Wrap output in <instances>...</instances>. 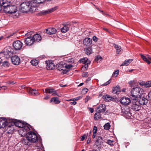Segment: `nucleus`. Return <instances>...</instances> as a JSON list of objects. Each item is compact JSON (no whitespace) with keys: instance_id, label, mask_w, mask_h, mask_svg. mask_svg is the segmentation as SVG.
I'll return each instance as SVG.
<instances>
[{"instance_id":"obj_1","label":"nucleus","mask_w":151,"mask_h":151,"mask_svg":"<svg viewBox=\"0 0 151 151\" xmlns=\"http://www.w3.org/2000/svg\"><path fill=\"white\" fill-rule=\"evenodd\" d=\"M30 130L29 126H25L20 130L22 136L27 135L31 143H35L38 141V137L36 134Z\"/></svg>"},{"instance_id":"obj_2","label":"nucleus","mask_w":151,"mask_h":151,"mask_svg":"<svg viewBox=\"0 0 151 151\" xmlns=\"http://www.w3.org/2000/svg\"><path fill=\"white\" fill-rule=\"evenodd\" d=\"M19 9L23 12H27L29 11L34 12L37 9V8L33 6L32 1L23 2L21 4Z\"/></svg>"},{"instance_id":"obj_3","label":"nucleus","mask_w":151,"mask_h":151,"mask_svg":"<svg viewBox=\"0 0 151 151\" xmlns=\"http://www.w3.org/2000/svg\"><path fill=\"white\" fill-rule=\"evenodd\" d=\"M8 1L4 0L2 4L4 5V10L5 13L10 14H14L17 11V8L15 6L10 5Z\"/></svg>"},{"instance_id":"obj_4","label":"nucleus","mask_w":151,"mask_h":151,"mask_svg":"<svg viewBox=\"0 0 151 151\" xmlns=\"http://www.w3.org/2000/svg\"><path fill=\"white\" fill-rule=\"evenodd\" d=\"M131 98L134 99H136L141 97L143 93V90L142 88L136 87L134 88L131 91Z\"/></svg>"},{"instance_id":"obj_5","label":"nucleus","mask_w":151,"mask_h":151,"mask_svg":"<svg viewBox=\"0 0 151 151\" xmlns=\"http://www.w3.org/2000/svg\"><path fill=\"white\" fill-rule=\"evenodd\" d=\"M14 125L17 127L20 128L21 129L19 130V132L20 134L22 135V133L20 132V130L25 126H28V125H25L22 124L21 122L17 121V120L12 119L10 122V124L8 126L7 129H9V128H11V130H13Z\"/></svg>"},{"instance_id":"obj_6","label":"nucleus","mask_w":151,"mask_h":151,"mask_svg":"<svg viewBox=\"0 0 151 151\" xmlns=\"http://www.w3.org/2000/svg\"><path fill=\"white\" fill-rule=\"evenodd\" d=\"M65 63L63 62H60L56 65V67L58 70L61 71V73L65 74L68 72V70L65 69Z\"/></svg>"},{"instance_id":"obj_7","label":"nucleus","mask_w":151,"mask_h":151,"mask_svg":"<svg viewBox=\"0 0 151 151\" xmlns=\"http://www.w3.org/2000/svg\"><path fill=\"white\" fill-rule=\"evenodd\" d=\"M132 103L133 104L132 106V109L134 110L138 111L139 109V108L140 106L138 101L137 99H133Z\"/></svg>"},{"instance_id":"obj_8","label":"nucleus","mask_w":151,"mask_h":151,"mask_svg":"<svg viewBox=\"0 0 151 151\" xmlns=\"http://www.w3.org/2000/svg\"><path fill=\"white\" fill-rule=\"evenodd\" d=\"M23 43L19 40H17L13 42V46L14 48L16 50H19L22 47Z\"/></svg>"},{"instance_id":"obj_9","label":"nucleus","mask_w":151,"mask_h":151,"mask_svg":"<svg viewBox=\"0 0 151 151\" xmlns=\"http://www.w3.org/2000/svg\"><path fill=\"white\" fill-rule=\"evenodd\" d=\"M80 61L81 63H83L84 64V65L82 66V68L85 70H87L88 67V64L90 63V61L87 58H84L80 59Z\"/></svg>"},{"instance_id":"obj_10","label":"nucleus","mask_w":151,"mask_h":151,"mask_svg":"<svg viewBox=\"0 0 151 151\" xmlns=\"http://www.w3.org/2000/svg\"><path fill=\"white\" fill-rule=\"evenodd\" d=\"M58 8V6H56L47 10L42 11L40 12V14H41V15H45L46 14L53 12L57 9Z\"/></svg>"},{"instance_id":"obj_11","label":"nucleus","mask_w":151,"mask_h":151,"mask_svg":"<svg viewBox=\"0 0 151 151\" xmlns=\"http://www.w3.org/2000/svg\"><path fill=\"white\" fill-rule=\"evenodd\" d=\"M11 60L12 64L15 65L19 64L20 62V59L19 57L14 55L11 58Z\"/></svg>"},{"instance_id":"obj_12","label":"nucleus","mask_w":151,"mask_h":151,"mask_svg":"<svg viewBox=\"0 0 151 151\" xmlns=\"http://www.w3.org/2000/svg\"><path fill=\"white\" fill-rule=\"evenodd\" d=\"M44 92L46 93H52V96H59L56 91L53 88H47L45 89V92Z\"/></svg>"},{"instance_id":"obj_13","label":"nucleus","mask_w":151,"mask_h":151,"mask_svg":"<svg viewBox=\"0 0 151 151\" xmlns=\"http://www.w3.org/2000/svg\"><path fill=\"white\" fill-rule=\"evenodd\" d=\"M24 42L25 44L27 45H31L33 44L34 42L32 36H30L27 37L24 40Z\"/></svg>"},{"instance_id":"obj_14","label":"nucleus","mask_w":151,"mask_h":151,"mask_svg":"<svg viewBox=\"0 0 151 151\" xmlns=\"http://www.w3.org/2000/svg\"><path fill=\"white\" fill-rule=\"evenodd\" d=\"M120 102L122 104L127 105L131 102V100L129 98L123 97L121 99Z\"/></svg>"},{"instance_id":"obj_15","label":"nucleus","mask_w":151,"mask_h":151,"mask_svg":"<svg viewBox=\"0 0 151 151\" xmlns=\"http://www.w3.org/2000/svg\"><path fill=\"white\" fill-rule=\"evenodd\" d=\"M0 54L3 55H4V57L6 58H9L12 54V52L10 51L6 50L0 53Z\"/></svg>"},{"instance_id":"obj_16","label":"nucleus","mask_w":151,"mask_h":151,"mask_svg":"<svg viewBox=\"0 0 151 151\" xmlns=\"http://www.w3.org/2000/svg\"><path fill=\"white\" fill-rule=\"evenodd\" d=\"M106 106L104 104H101L99 105L96 109L97 112L103 113L106 111Z\"/></svg>"},{"instance_id":"obj_17","label":"nucleus","mask_w":151,"mask_h":151,"mask_svg":"<svg viewBox=\"0 0 151 151\" xmlns=\"http://www.w3.org/2000/svg\"><path fill=\"white\" fill-rule=\"evenodd\" d=\"M8 122L6 119L4 117L0 118V128H3L6 126Z\"/></svg>"},{"instance_id":"obj_18","label":"nucleus","mask_w":151,"mask_h":151,"mask_svg":"<svg viewBox=\"0 0 151 151\" xmlns=\"http://www.w3.org/2000/svg\"><path fill=\"white\" fill-rule=\"evenodd\" d=\"M83 43L84 45L89 46L92 43V40L90 38H86L84 40Z\"/></svg>"},{"instance_id":"obj_19","label":"nucleus","mask_w":151,"mask_h":151,"mask_svg":"<svg viewBox=\"0 0 151 151\" xmlns=\"http://www.w3.org/2000/svg\"><path fill=\"white\" fill-rule=\"evenodd\" d=\"M46 32L49 35L54 34H55L56 32V29L53 27L49 28L46 29Z\"/></svg>"},{"instance_id":"obj_20","label":"nucleus","mask_w":151,"mask_h":151,"mask_svg":"<svg viewBox=\"0 0 151 151\" xmlns=\"http://www.w3.org/2000/svg\"><path fill=\"white\" fill-rule=\"evenodd\" d=\"M46 62L47 64L46 68L47 70H51L54 68L55 65L53 63L49 61L48 62L46 61Z\"/></svg>"},{"instance_id":"obj_21","label":"nucleus","mask_w":151,"mask_h":151,"mask_svg":"<svg viewBox=\"0 0 151 151\" xmlns=\"http://www.w3.org/2000/svg\"><path fill=\"white\" fill-rule=\"evenodd\" d=\"M102 137H98L97 138V140L95 142V145L96 147V148L98 149L100 148L101 147V142L102 140Z\"/></svg>"},{"instance_id":"obj_22","label":"nucleus","mask_w":151,"mask_h":151,"mask_svg":"<svg viewBox=\"0 0 151 151\" xmlns=\"http://www.w3.org/2000/svg\"><path fill=\"white\" fill-rule=\"evenodd\" d=\"M34 42H39L41 41V36L38 34H35L32 37Z\"/></svg>"},{"instance_id":"obj_23","label":"nucleus","mask_w":151,"mask_h":151,"mask_svg":"<svg viewBox=\"0 0 151 151\" xmlns=\"http://www.w3.org/2000/svg\"><path fill=\"white\" fill-rule=\"evenodd\" d=\"M22 142L23 144L26 145H29L31 143L30 140L29 139L27 135H26V137L25 138L22 139Z\"/></svg>"},{"instance_id":"obj_24","label":"nucleus","mask_w":151,"mask_h":151,"mask_svg":"<svg viewBox=\"0 0 151 151\" xmlns=\"http://www.w3.org/2000/svg\"><path fill=\"white\" fill-rule=\"evenodd\" d=\"M139 98L140 99H139L138 101L140 104L144 105L147 103L148 101L147 99L144 97L141 98L140 97Z\"/></svg>"},{"instance_id":"obj_25","label":"nucleus","mask_w":151,"mask_h":151,"mask_svg":"<svg viewBox=\"0 0 151 151\" xmlns=\"http://www.w3.org/2000/svg\"><path fill=\"white\" fill-rule=\"evenodd\" d=\"M102 98L106 101H109L110 100H112L114 98L108 95H104L102 96Z\"/></svg>"},{"instance_id":"obj_26","label":"nucleus","mask_w":151,"mask_h":151,"mask_svg":"<svg viewBox=\"0 0 151 151\" xmlns=\"http://www.w3.org/2000/svg\"><path fill=\"white\" fill-rule=\"evenodd\" d=\"M45 0H33L32 1L33 6L37 8L38 4L41 3L44 1Z\"/></svg>"},{"instance_id":"obj_27","label":"nucleus","mask_w":151,"mask_h":151,"mask_svg":"<svg viewBox=\"0 0 151 151\" xmlns=\"http://www.w3.org/2000/svg\"><path fill=\"white\" fill-rule=\"evenodd\" d=\"M113 45L116 50V53L117 54L119 53L122 50L121 47L114 43L113 44Z\"/></svg>"},{"instance_id":"obj_28","label":"nucleus","mask_w":151,"mask_h":151,"mask_svg":"<svg viewBox=\"0 0 151 151\" xmlns=\"http://www.w3.org/2000/svg\"><path fill=\"white\" fill-rule=\"evenodd\" d=\"M120 92V87L117 86L116 87H115L113 88V92L114 93H118Z\"/></svg>"},{"instance_id":"obj_29","label":"nucleus","mask_w":151,"mask_h":151,"mask_svg":"<svg viewBox=\"0 0 151 151\" xmlns=\"http://www.w3.org/2000/svg\"><path fill=\"white\" fill-rule=\"evenodd\" d=\"M84 50L85 53L87 55H90L92 52L91 47H89L84 48Z\"/></svg>"},{"instance_id":"obj_30","label":"nucleus","mask_w":151,"mask_h":151,"mask_svg":"<svg viewBox=\"0 0 151 151\" xmlns=\"http://www.w3.org/2000/svg\"><path fill=\"white\" fill-rule=\"evenodd\" d=\"M133 60L132 59H129L128 60H126L121 65V66H127L130 63H131Z\"/></svg>"},{"instance_id":"obj_31","label":"nucleus","mask_w":151,"mask_h":151,"mask_svg":"<svg viewBox=\"0 0 151 151\" xmlns=\"http://www.w3.org/2000/svg\"><path fill=\"white\" fill-rule=\"evenodd\" d=\"M53 102L55 104H58L60 103V101H59L57 97L52 98L50 101V102Z\"/></svg>"},{"instance_id":"obj_32","label":"nucleus","mask_w":151,"mask_h":151,"mask_svg":"<svg viewBox=\"0 0 151 151\" xmlns=\"http://www.w3.org/2000/svg\"><path fill=\"white\" fill-rule=\"evenodd\" d=\"M69 28L68 27L65 25L61 29V32L63 33H65L68 31Z\"/></svg>"},{"instance_id":"obj_33","label":"nucleus","mask_w":151,"mask_h":151,"mask_svg":"<svg viewBox=\"0 0 151 151\" xmlns=\"http://www.w3.org/2000/svg\"><path fill=\"white\" fill-rule=\"evenodd\" d=\"M140 55L141 56L142 58L144 61L146 62L148 64H150V63L151 62L148 59V58L146 57V56H144L142 54H140Z\"/></svg>"},{"instance_id":"obj_34","label":"nucleus","mask_w":151,"mask_h":151,"mask_svg":"<svg viewBox=\"0 0 151 151\" xmlns=\"http://www.w3.org/2000/svg\"><path fill=\"white\" fill-rule=\"evenodd\" d=\"M100 113V112H96V113L95 114L94 116V119L98 120L101 118V116Z\"/></svg>"},{"instance_id":"obj_35","label":"nucleus","mask_w":151,"mask_h":151,"mask_svg":"<svg viewBox=\"0 0 151 151\" xmlns=\"http://www.w3.org/2000/svg\"><path fill=\"white\" fill-rule=\"evenodd\" d=\"M104 129L106 130L109 129L110 127V125L109 123H106L104 126Z\"/></svg>"},{"instance_id":"obj_36","label":"nucleus","mask_w":151,"mask_h":151,"mask_svg":"<svg viewBox=\"0 0 151 151\" xmlns=\"http://www.w3.org/2000/svg\"><path fill=\"white\" fill-rule=\"evenodd\" d=\"M31 63L33 65L36 66L38 64V62L36 60H32L31 61Z\"/></svg>"},{"instance_id":"obj_37","label":"nucleus","mask_w":151,"mask_h":151,"mask_svg":"<svg viewBox=\"0 0 151 151\" xmlns=\"http://www.w3.org/2000/svg\"><path fill=\"white\" fill-rule=\"evenodd\" d=\"M26 90L27 91L29 94L32 95H33V91H32L34 89L30 88H26Z\"/></svg>"},{"instance_id":"obj_38","label":"nucleus","mask_w":151,"mask_h":151,"mask_svg":"<svg viewBox=\"0 0 151 151\" xmlns=\"http://www.w3.org/2000/svg\"><path fill=\"white\" fill-rule=\"evenodd\" d=\"M2 65L4 67H9V63L7 61H4L2 62Z\"/></svg>"},{"instance_id":"obj_39","label":"nucleus","mask_w":151,"mask_h":151,"mask_svg":"<svg viewBox=\"0 0 151 151\" xmlns=\"http://www.w3.org/2000/svg\"><path fill=\"white\" fill-rule=\"evenodd\" d=\"M107 143L110 145L112 146L114 145V141L110 140H107L106 142Z\"/></svg>"},{"instance_id":"obj_40","label":"nucleus","mask_w":151,"mask_h":151,"mask_svg":"<svg viewBox=\"0 0 151 151\" xmlns=\"http://www.w3.org/2000/svg\"><path fill=\"white\" fill-rule=\"evenodd\" d=\"M82 98V97L81 96H79L77 97H76V98H74V99L67 100V101H75V100L77 101V100H78L81 99Z\"/></svg>"},{"instance_id":"obj_41","label":"nucleus","mask_w":151,"mask_h":151,"mask_svg":"<svg viewBox=\"0 0 151 151\" xmlns=\"http://www.w3.org/2000/svg\"><path fill=\"white\" fill-rule=\"evenodd\" d=\"M145 86L146 87H151V81H149L147 82L145 84Z\"/></svg>"},{"instance_id":"obj_42","label":"nucleus","mask_w":151,"mask_h":151,"mask_svg":"<svg viewBox=\"0 0 151 151\" xmlns=\"http://www.w3.org/2000/svg\"><path fill=\"white\" fill-rule=\"evenodd\" d=\"M119 70H117L114 72L112 74V76L115 77H117L119 74Z\"/></svg>"},{"instance_id":"obj_43","label":"nucleus","mask_w":151,"mask_h":151,"mask_svg":"<svg viewBox=\"0 0 151 151\" xmlns=\"http://www.w3.org/2000/svg\"><path fill=\"white\" fill-rule=\"evenodd\" d=\"M33 91V96H37L39 95H40V93L38 91L35 89H34L32 91Z\"/></svg>"},{"instance_id":"obj_44","label":"nucleus","mask_w":151,"mask_h":151,"mask_svg":"<svg viewBox=\"0 0 151 151\" xmlns=\"http://www.w3.org/2000/svg\"><path fill=\"white\" fill-rule=\"evenodd\" d=\"M65 69H66V68L69 69L73 67V65L71 64H66L65 63Z\"/></svg>"},{"instance_id":"obj_45","label":"nucleus","mask_w":151,"mask_h":151,"mask_svg":"<svg viewBox=\"0 0 151 151\" xmlns=\"http://www.w3.org/2000/svg\"><path fill=\"white\" fill-rule=\"evenodd\" d=\"M102 58L100 56H97L95 59V61H98L99 60H102Z\"/></svg>"},{"instance_id":"obj_46","label":"nucleus","mask_w":151,"mask_h":151,"mask_svg":"<svg viewBox=\"0 0 151 151\" xmlns=\"http://www.w3.org/2000/svg\"><path fill=\"white\" fill-rule=\"evenodd\" d=\"M97 130V128L96 126H94L93 128V134L96 133Z\"/></svg>"},{"instance_id":"obj_47","label":"nucleus","mask_w":151,"mask_h":151,"mask_svg":"<svg viewBox=\"0 0 151 151\" xmlns=\"http://www.w3.org/2000/svg\"><path fill=\"white\" fill-rule=\"evenodd\" d=\"M88 73L87 72H85L84 73H83V74H82V76L83 77H87L88 76Z\"/></svg>"},{"instance_id":"obj_48","label":"nucleus","mask_w":151,"mask_h":151,"mask_svg":"<svg viewBox=\"0 0 151 151\" xmlns=\"http://www.w3.org/2000/svg\"><path fill=\"white\" fill-rule=\"evenodd\" d=\"M86 135L85 134L82 136L80 138V139L81 141H83L86 138Z\"/></svg>"},{"instance_id":"obj_49","label":"nucleus","mask_w":151,"mask_h":151,"mask_svg":"<svg viewBox=\"0 0 151 151\" xmlns=\"http://www.w3.org/2000/svg\"><path fill=\"white\" fill-rule=\"evenodd\" d=\"M110 80H109L107 82H106L105 83H104V84H103V85L104 86H107L110 83Z\"/></svg>"},{"instance_id":"obj_50","label":"nucleus","mask_w":151,"mask_h":151,"mask_svg":"<svg viewBox=\"0 0 151 151\" xmlns=\"http://www.w3.org/2000/svg\"><path fill=\"white\" fill-rule=\"evenodd\" d=\"M88 91V89L86 88H84L82 90L83 92L84 91H85V92H83L84 93H87Z\"/></svg>"},{"instance_id":"obj_51","label":"nucleus","mask_w":151,"mask_h":151,"mask_svg":"<svg viewBox=\"0 0 151 151\" xmlns=\"http://www.w3.org/2000/svg\"><path fill=\"white\" fill-rule=\"evenodd\" d=\"M93 40L95 42H97L98 40V38L95 36H94L93 37Z\"/></svg>"},{"instance_id":"obj_52","label":"nucleus","mask_w":151,"mask_h":151,"mask_svg":"<svg viewBox=\"0 0 151 151\" xmlns=\"http://www.w3.org/2000/svg\"><path fill=\"white\" fill-rule=\"evenodd\" d=\"M88 109L91 113H93L94 111V109L92 108H89Z\"/></svg>"},{"instance_id":"obj_53","label":"nucleus","mask_w":151,"mask_h":151,"mask_svg":"<svg viewBox=\"0 0 151 151\" xmlns=\"http://www.w3.org/2000/svg\"><path fill=\"white\" fill-rule=\"evenodd\" d=\"M73 101L71 102H70V104L71 105H75L76 104V102L75 101Z\"/></svg>"},{"instance_id":"obj_54","label":"nucleus","mask_w":151,"mask_h":151,"mask_svg":"<svg viewBox=\"0 0 151 151\" xmlns=\"http://www.w3.org/2000/svg\"><path fill=\"white\" fill-rule=\"evenodd\" d=\"M148 96L149 98L151 99V91L148 93Z\"/></svg>"},{"instance_id":"obj_55","label":"nucleus","mask_w":151,"mask_h":151,"mask_svg":"<svg viewBox=\"0 0 151 151\" xmlns=\"http://www.w3.org/2000/svg\"><path fill=\"white\" fill-rule=\"evenodd\" d=\"M90 99V97L88 96H87L86 98V100L87 101H88Z\"/></svg>"},{"instance_id":"obj_56","label":"nucleus","mask_w":151,"mask_h":151,"mask_svg":"<svg viewBox=\"0 0 151 151\" xmlns=\"http://www.w3.org/2000/svg\"><path fill=\"white\" fill-rule=\"evenodd\" d=\"M0 88H2L4 90H6L7 89V87L4 86H3L2 87H0Z\"/></svg>"},{"instance_id":"obj_57","label":"nucleus","mask_w":151,"mask_h":151,"mask_svg":"<svg viewBox=\"0 0 151 151\" xmlns=\"http://www.w3.org/2000/svg\"><path fill=\"white\" fill-rule=\"evenodd\" d=\"M49 98V96H46L44 98V99L47 100V99H48Z\"/></svg>"},{"instance_id":"obj_58","label":"nucleus","mask_w":151,"mask_h":151,"mask_svg":"<svg viewBox=\"0 0 151 151\" xmlns=\"http://www.w3.org/2000/svg\"><path fill=\"white\" fill-rule=\"evenodd\" d=\"M91 141V139L90 138H88V140L87 141V143L89 144L90 143Z\"/></svg>"},{"instance_id":"obj_59","label":"nucleus","mask_w":151,"mask_h":151,"mask_svg":"<svg viewBox=\"0 0 151 151\" xmlns=\"http://www.w3.org/2000/svg\"><path fill=\"white\" fill-rule=\"evenodd\" d=\"M96 133L93 134L92 135V137L93 138H95L96 136Z\"/></svg>"},{"instance_id":"obj_60","label":"nucleus","mask_w":151,"mask_h":151,"mask_svg":"<svg viewBox=\"0 0 151 151\" xmlns=\"http://www.w3.org/2000/svg\"><path fill=\"white\" fill-rule=\"evenodd\" d=\"M103 29L107 32H109L108 29L106 28H104Z\"/></svg>"},{"instance_id":"obj_61","label":"nucleus","mask_w":151,"mask_h":151,"mask_svg":"<svg viewBox=\"0 0 151 151\" xmlns=\"http://www.w3.org/2000/svg\"><path fill=\"white\" fill-rule=\"evenodd\" d=\"M84 83H81L78 86H82L83 85Z\"/></svg>"},{"instance_id":"obj_62","label":"nucleus","mask_w":151,"mask_h":151,"mask_svg":"<svg viewBox=\"0 0 151 151\" xmlns=\"http://www.w3.org/2000/svg\"><path fill=\"white\" fill-rule=\"evenodd\" d=\"M134 82V81H131L129 83V84L130 85H132V84L133 83V82Z\"/></svg>"},{"instance_id":"obj_63","label":"nucleus","mask_w":151,"mask_h":151,"mask_svg":"<svg viewBox=\"0 0 151 151\" xmlns=\"http://www.w3.org/2000/svg\"><path fill=\"white\" fill-rule=\"evenodd\" d=\"M134 70L133 69H130V70H128V71L129 72H132V71H133V70Z\"/></svg>"},{"instance_id":"obj_64","label":"nucleus","mask_w":151,"mask_h":151,"mask_svg":"<svg viewBox=\"0 0 151 151\" xmlns=\"http://www.w3.org/2000/svg\"><path fill=\"white\" fill-rule=\"evenodd\" d=\"M126 89L125 88H123L122 90V91L123 92H125V91Z\"/></svg>"}]
</instances>
